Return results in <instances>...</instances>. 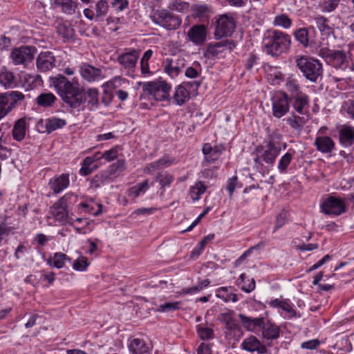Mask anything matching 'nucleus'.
<instances>
[{
    "instance_id": "4468645a",
    "label": "nucleus",
    "mask_w": 354,
    "mask_h": 354,
    "mask_svg": "<svg viewBox=\"0 0 354 354\" xmlns=\"http://www.w3.org/2000/svg\"><path fill=\"white\" fill-rule=\"evenodd\" d=\"M50 213L57 221L64 225L68 222V214L65 201H57L50 208Z\"/></svg>"
},
{
    "instance_id": "9d476101",
    "label": "nucleus",
    "mask_w": 354,
    "mask_h": 354,
    "mask_svg": "<svg viewBox=\"0 0 354 354\" xmlns=\"http://www.w3.org/2000/svg\"><path fill=\"white\" fill-rule=\"evenodd\" d=\"M320 207L323 213L333 216L340 215L346 210L344 201H324Z\"/></svg>"
},
{
    "instance_id": "0eeeda50",
    "label": "nucleus",
    "mask_w": 354,
    "mask_h": 354,
    "mask_svg": "<svg viewBox=\"0 0 354 354\" xmlns=\"http://www.w3.org/2000/svg\"><path fill=\"white\" fill-rule=\"evenodd\" d=\"M235 28L234 19L227 15L220 16L216 21V27L214 32L216 38H221L230 35Z\"/></svg>"
},
{
    "instance_id": "473e14b6",
    "label": "nucleus",
    "mask_w": 354,
    "mask_h": 354,
    "mask_svg": "<svg viewBox=\"0 0 354 354\" xmlns=\"http://www.w3.org/2000/svg\"><path fill=\"white\" fill-rule=\"evenodd\" d=\"M69 185L68 175L62 174L61 176L55 178L51 181V188L54 192L59 193Z\"/></svg>"
},
{
    "instance_id": "2f4dec72",
    "label": "nucleus",
    "mask_w": 354,
    "mask_h": 354,
    "mask_svg": "<svg viewBox=\"0 0 354 354\" xmlns=\"http://www.w3.org/2000/svg\"><path fill=\"white\" fill-rule=\"evenodd\" d=\"M327 19L324 17H318L315 18V23L317 28L320 31L322 35L324 37L323 39L327 38L331 35H333V28L328 24Z\"/></svg>"
},
{
    "instance_id": "c03bdc74",
    "label": "nucleus",
    "mask_w": 354,
    "mask_h": 354,
    "mask_svg": "<svg viewBox=\"0 0 354 354\" xmlns=\"http://www.w3.org/2000/svg\"><path fill=\"white\" fill-rule=\"evenodd\" d=\"M99 158L100 157H97V154H95L94 158L86 157L83 161L82 166L80 169V173L84 176H87L91 174L93 171V169L90 168L89 167L93 163L95 160Z\"/></svg>"
},
{
    "instance_id": "4d7b16f0",
    "label": "nucleus",
    "mask_w": 354,
    "mask_h": 354,
    "mask_svg": "<svg viewBox=\"0 0 354 354\" xmlns=\"http://www.w3.org/2000/svg\"><path fill=\"white\" fill-rule=\"evenodd\" d=\"M288 221V212L283 210L277 217L275 226L273 232H276L279 228L283 226Z\"/></svg>"
},
{
    "instance_id": "e433bc0d",
    "label": "nucleus",
    "mask_w": 354,
    "mask_h": 354,
    "mask_svg": "<svg viewBox=\"0 0 354 354\" xmlns=\"http://www.w3.org/2000/svg\"><path fill=\"white\" fill-rule=\"evenodd\" d=\"M189 99V93L183 86H178L174 95V100L176 104L181 106Z\"/></svg>"
},
{
    "instance_id": "37998d69",
    "label": "nucleus",
    "mask_w": 354,
    "mask_h": 354,
    "mask_svg": "<svg viewBox=\"0 0 354 354\" xmlns=\"http://www.w3.org/2000/svg\"><path fill=\"white\" fill-rule=\"evenodd\" d=\"M12 105H8V97L6 95H0V120L11 111Z\"/></svg>"
},
{
    "instance_id": "b1692460",
    "label": "nucleus",
    "mask_w": 354,
    "mask_h": 354,
    "mask_svg": "<svg viewBox=\"0 0 354 354\" xmlns=\"http://www.w3.org/2000/svg\"><path fill=\"white\" fill-rule=\"evenodd\" d=\"M138 58V53L137 50H133L120 55L118 57V61L125 68H132L135 67Z\"/></svg>"
},
{
    "instance_id": "680f3d73",
    "label": "nucleus",
    "mask_w": 354,
    "mask_h": 354,
    "mask_svg": "<svg viewBox=\"0 0 354 354\" xmlns=\"http://www.w3.org/2000/svg\"><path fill=\"white\" fill-rule=\"evenodd\" d=\"M263 245V242H260L258 244L250 247L249 249H248L246 251H245L241 256L236 261V263L241 262V261L246 259L248 257H249L253 250H259L262 246Z\"/></svg>"
},
{
    "instance_id": "f3484780",
    "label": "nucleus",
    "mask_w": 354,
    "mask_h": 354,
    "mask_svg": "<svg viewBox=\"0 0 354 354\" xmlns=\"http://www.w3.org/2000/svg\"><path fill=\"white\" fill-rule=\"evenodd\" d=\"M80 73L82 78L88 82L96 81L102 77L100 68L85 63L80 66Z\"/></svg>"
},
{
    "instance_id": "39448f33",
    "label": "nucleus",
    "mask_w": 354,
    "mask_h": 354,
    "mask_svg": "<svg viewBox=\"0 0 354 354\" xmlns=\"http://www.w3.org/2000/svg\"><path fill=\"white\" fill-rule=\"evenodd\" d=\"M144 90L156 100H164L169 98L171 86L164 80H156L145 84Z\"/></svg>"
},
{
    "instance_id": "6ab92c4d",
    "label": "nucleus",
    "mask_w": 354,
    "mask_h": 354,
    "mask_svg": "<svg viewBox=\"0 0 354 354\" xmlns=\"http://www.w3.org/2000/svg\"><path fill=\"white\" fill-rule=\"evenodd\" d=\"M239 317L243 326L247 330L252 332H257L259 330H261V328L264 324L263 317L252 318L245 316L243 314H239Z\"/></svg>"
},
{
    "instance_id": "79ce46f5",
    "label": "nucleus",
    "mask_w": 354,
    "mask_h": 354,
    "mask_svg": "<svg viewBox=\"0 0 354 354\" xmlns=\"http://www.w3.org/2000/svg\"><path fill=\"white\" fill-rule=\"evenodd\" d=\"M149 188L148 180L138 184L137 185L131 187L129 190V197L136 198L140 196V193H144Z\"/></svg>"
},
{
    "instance_id": "3c124183",
    "label": "nucleus",
    "mask_w": 354,
    "mask_h": 354,
    "mask_svg": "<svg viewBox=\"0 0 354 354\" xmlns=\"http://www.w3.org/2000/svg\"><path fill=\"white\" fill-rule=\"evenodd\" d=\"M291 19L284 14L277 16L274 20V24L277 26H281L284 28H288L291 26Z\"/></svg>"
},
{
    "instance_id": "5701e85b",
    "label": "nucleus",
    "mask_w": 354,
    "mask_h": 354,
    "mask_svg": "<svg viewBox=\"0 0 354 354\" xmlns=\"http://www.w3.org/2000/svg\"><path fill=\"white\" fill-rule=\"evenodd\" d=\"M315 145L317 149L322 153H330L334 147L333 140L328 136H317L315 140Z\"/></svg>"
},
{
    "instance_id": "9b49d317",
    "label": "nucleus",
    "mask_w": 354,
    "mask_h": 354,
    "mask_svg": "<svg viewBox=\"0 0 354 354\" xmlns=\"http://www.w3.org/2000/svg\"><path fill=\"white\" fill-rule=\"evenodd\" d=\"M235 46L232 41L225 40L216 44H210L208 45L205 51V57L211 59L218 56L220 53H223L225 49L232 50Z\"/></svg>"
},
{
    "instance_id": "338daca9",
    "label": "nucleus",
    "mask_w": 354,
    "mask_h": 354,
    "mask_svg": "<svg viewBox=\"0 0 354 354\" xmlns=\"http://www.w3.org/2000/svg\"><path fill=\"white\" fill-rule=\"evenodd\" d=\"M172 176L169 174H159L157 176V180H159L161 187L163 188L167 185H169L172 181Z\"/></svg>"
},
{
    "instance_id": "7ed1b4c3",
    "label": "nucleus",
    "mask_w": 354,
    "mask_h": 354,
    "mask_svg": "<svg viewBox=\"0 0 354 354\" xmlns=\"http://www.w3.org/2000/svg\"><path fill=\"white\" fill-rule=\"evenodd\" d=\"M319 55L335 68L345 69L348 66V57L344 50H333L328 48H322L319 51Z\"/></svg>"
},
{
    "instance_id": "bf43d9fd",
    "label": "nucleus",
    "mask_w": 354,
    "mask_h": 354,
    "mask_svg": "<svg viewBox=\"0 0 354 354\" xmlns=\"http://www.w3.org/2000/svg\"><path fill=\"white\" fill-rule=\"evenodd\" d=\"M292 160V155L290 153H286L280 160L279 162V169L281 171H284L290 163Z\"/></svg>"
},
{
    "instance_id": "864d4df0",
    "label": "nucleus",
    "mask_w": 354,
    "mask_h": 354,
    "mask_svg": "<svg viewBox=\"0 0 354 354\" xmlns=\"http://www.w3.org/2000/svg\"><path fill=\"white\" fill-rule=\"evenodd\" d=\"M296 39L305 47L308 45V32L306 28H300L295 32Z\"/></svg>"
},
{
    "instance_id": "412c9836",
    "label": "nucleus",
    "mask_w": 354,
    "mask_h": 354,
    "mask_svg": "<svg viewBox=\"0 0 354 354\" xmlns=\"http://www.w3.org/2000/svg\"><path fill=\"white\" fill-rule=\"evenodd\" d=\"M55 59L50 52L41 53L37 59L39 69L46 71L55 66Z\"/></svg>"
},
{
    "instance_id": "603ef678",
    "label": "nucleus",
    "mask_w": 354,
    "mask_h": 354,
    "mask_svg": "<svg viewBox=\"0 0 354 354\" xmlns=\"http://www.w3.org/2000/svg\"><path fill=\"white\" fill-rule=\"evenodd\" d=\"M307 96H298L295 97L293 106L297 113H303L304 109L307 105Z\"/></svg>"
},
{
    "instance_id": "69168bd1",
    "label": "nucleus",
    "mask_w": 354,
    "mask_h": 354,
    "mask_svg": "<svg viewBox=\"0 0 354 354\" xmlns=\"http://www.w3.org/2000/svg\"><path fill=\"white\" fill-rule=\"evenodd\" d=\"M197 354H212V344L209 343H201L197 348Z\"/></svg>"
},
{
    "instance_id": "a18cd8bd",
    "label": "nucleus",
    "mask_w": 354,
    "mask_h": 354,
    "mask_svg": "<svg viewBox=\"0 0 354 354\" xmlns=\"http://www.w3.org/2000/svg\"><path fill=\"white\" fill-rule=\"evenodd\" d=\"M89 263L87 258L80 256L73 263V268L77 271H85L88 266Z\"/></svg>"
},
{
    "instance_id": "774afa93",
    "label": "nucleus",
    "mask_w": 354,
    "mask_h": 354,
    "mask_svg": "<svg viewBox=\"0 0 354 354\" xmlns=\"http://www.w3.org/2000/svg\"><path fill=\"white\" fill-rule=\"evenodd\" d=\"M112 6L118 11H122L127 8L129 1L127 0H113Z\"/></svg>"
},
{
    "instance_id": "6e6552de",
    "label": "nucleus",
    "mask_w": 354,
    "mask_h": 354,
    "mask_svg": "<svg viewBox=\"0 0 354 354\" xmlns=\"http://www.w3.org/2000/svg\"><path fill=\"white\" fill-rule=\"evenodd\" d=\"M10 57L15 64L26 65L33 59L34 55L30 47L21 46L14 48L11 52Z\"/></svg>"
},
{
    "instance_id": "393cba45",
    "label": "nucleus",
    "mask_w": 354,
    "mask_h": 354,
    "mask_svg": "<svg viewBox=\"0 0 354 354\" xmlns=\"http://www.w3.org/2000/svg\"><path fill=\"white\" fill-rule=\"evenodd\" d=\"M52 5L63 12L72 15L75 12L77 3L74 0H50Z\"/></svg>"
},
{
    "instance_id": "a878e982",
    "label": "nucleus",
    "mask_w": 354,
    "mask_h": 354,
    "mask_svg": "<svg viewBox=\"0 0 354 354\" xmlns=\"http://www.w3.org/2000/svg\"><path fill=\"white\" fill-rule=\"evenodd\" d=\"M19 228V223L12 224L7 221V219L0 216V245L2 243L3 240L10 234L12 233L13 231Z\"/></svg>"
},
{
    "instance_id": "20e7f679",
    "label": "nucleus",
    "mask_w": 354,
    "mask_h": 354,
    "mask_svg": "<svg viewBox=\"0 0 354 354\" xmlns=\"http://www.w3.org/2000/svg\"><path fill=\"white\" fill-rule=\"evenodd\" d=\"M152 20L167 30H176L181 24L180 18L167 10H157L152 17Z\"/></svg>"
},
{
    "instance_id": "7c9ffc66",
    "label": "nucleus",
    "mask_w": 354,
    "mask_h": 354,
    "mask_svg": "<svg viewBox=\"0 0 354 354\" xmlns=\"http://www.w3.org/2000/svg\"><path fill=\"white\" fill-rule=\"evenodd\" d=\"M221 151L218 147H212L209 144H205L203 147V152L208 162H214L218 159Z\"/></svg>"
},
{
    "instance_id": "f8f14e48",
    "label": "nucleus",
    "mask_w": 354,
    "mask_h": 354,
    "mask_svg": "<svg viewBox=\"0 0 354 354\" xmlns=\"http://www.w3.org/2000/svg\"><path fill=\"white\" fill-rule=\"evenodd\" d=\"M62 100L71 108H77L83 102H86L84 90L80 85L71 93L62 99Z\"/></svg>"
},
{
    "instance_id": "dca6fc26",
    "label": "nucleus",
    "mask_w": 354,
    "mask_h": 354,
    "mask_svg": "<svg viewBox=\"0 0 354 354\" xmlns=\"http://www.w3.org/2000/svg\"><path fill=\"white\" fill-rule=\"evenodd\" d=\"M273 115L277 118L284 115L289 110L288 96L285 93L278 95L272 104Z\"/></svg>"
},
{
    "instance_id": "72a5a7b5",
    "label": "nucleus",
    "mask_w": 354,
    "mask_h": 354,
    "mask_svg": "<svg viewBox=\"0 0 354 354\" xmlns=\"http://www.w3.org/2000/svg\"><path fill=\"white\" fill-rule=\"evenodd\" d=\"M279 151L280 149L279 147L270 143L268 145V149H266L261 155L263 160L267 163L272 164Z\"/></svg>"
},
{
    "instance_id": "0e129e2a",
    "label": "nucleus",
    "mask_w": 354,
    "mask_h": 354,
    "mask_svg": "<svg viewBox=\"0 0 354 354\" xmlns=\"http://www.w3.org/2000/svg\"><path fill=\"white\" fill-rule=\"evenodd\" d=\"M170 8L178 12H184L185 10H188L189 5L187 3L184 1H175L173 2Z\"/></svg>"
},
{
    "instance_id": "09e8293b",
    "label": "nucleus",
    "mask_w": 354,
    "mask_h": 354,
    "mask_svg": "<svg viewBox=\"0 0 354 354\" xmlns=\"http://www.w3.org/2000/svg\"><path fill=\"white\" fill-rule=\"evenodd\" d=\"M281 309L286 313V315H283L285 319H289L296 316V311L288 299H284V302Z\"/></svg>"
},
{
    "instance_id": "ddd939ff",
    "label": "nucleus",
    "mask_w": 354,
    "mask_h": 354,
    "mask_svg": "<svg viewBox=\"0 0 354 354\" xmlns=\"http://www.w3.org/2000/svg\"><path fill=\"white\" fill-rule=\"evenodd\" d=\"M189 39L197 46L202 45L206 40L207 28L205 25H194L187 31Z\"/></svg>"
},
{
    "instance_id": "423d86ee",
    "label": "nucleus",
    "mask_w": 354,
    "mask_h": 354,
    "mask_svg": "<svg viewBox=\"0 0 354 354\" xmlns=\"http://www.w3.org/2000/svg\"><path fill=\"white\" fill-rule=\"evenodd\" d=\"M50 81L57 94L62 99L65 97L68 93H71L79 86L77 82H71L62 75H58L56 77H51Z\"/></svg>"
},
{
    "instance_id": "e2e57ef3",
    "label": "nucleus",
    "mask_w": 354,
    "mask_h": 354,
    "mask_svg": "<svg viewBox=\"0 0 354 354\" xmlns=\"http://www.w3.org/2000/svg\"><path fill=\"white\" fill-rule=\"evenodd\" d=\"M288 124L294 129H299L305 123L304 120L297 116H292L287 120Z\"/></svg>"
},
{
    "instance_id": "aec40b11",
    "label": "nucleus",
    "mask_w": 354,
    "mask_h": 354,
    "mask_svg": "<svg viewBox=\"0 0 354 354\" xmlns=\"http://www.w3.org/2000/svg\"><path fill=\"white\" fill-rule=\"evenodd\" d=\"M128 348L131 354H150L151 350L150 345L140 338L131 339Z\"/></svg>"
},
{
    "instance_id": "f257e3e1",
    "label": "nucleus",
    "mask_w": 354,
    "mask_h": 354,
    "mask_svg": "<svg viewBox=\"0 0 354 354\" xmlns=\"http://www.w3.org/2000/svg\"><path fill=\"white\" fill-rule=\"evenodd\" d=\"M265 51L272 56H278L286 52L290 44V37L278 30H269L263 38Z\"/></svg>"
},
{
    "instance_id": "a211bd4d",
    "label": "nucleus",
    "mask_w": 354,
    "mask_h": 354,
    "mask_svg": "<svg viewBox=\"0 0 354 354\" xmlns=\"http://www.w3.org/2000/svg\"><path fill=\"white\" fill-rule=\"evenodd\" d=\"M241 346L243 349L250 352L257 351L259 354H264L267 352L266 347L256 337L252 335L245 338L243 341Z\"/></svg>"
},
{
    "instance_id": "1a4fd4ad",
    "label": "nucleus",
    "mask_w": 354,
    "mask_h": 354,
    "mask_svg": "<svg viewBox=\"0 0 354 354\" xmlns=\"http://www.w3.org/2000/svg\"><path fill=\"white\" fill-rule=\"evenodd\" d=\"M109 10L108 1H98L94 7H91L84 10V16L90 20H99L105 17Z\"/></svg>"
},
{
    "instance_id": "4c0bfd02",
    "label": "nucleus",
    "mask_w": 354,
    "mask_h": 354,
    "mask_svg": "<svg viewBox=\"0 0 354 354\" xmlns=\"http://www.w3.org/2000/svg\"><path fill=\"white\" fill-rule=\"evenodd\" d=\"M196 332L198 337L203 340L213 339L214 336L213 329L205 324H201L197 325Z\"/></svg>"
},
{
    "instance_id": "c9c22d12",
    "label": "nucleus",
    "mask_w": 354,
    "mask_h": 354,
    "mask_svg": "<svg viewBox=\"0 0 354 354\" xmlns=\"http://www.w3.org/2000/svg\"><path fill=\"white\" fill-rule=\"evenodd\" d=\"M233 315L234 311L227 310L226 312L221 313L219 318L220 321L225 325V327L227 329L230 330L235 329L237 326Z\"/></svg>"
},
{
    "instance_id": "2eb2a0df",
    "label": "nucleus",
    "mask_w": 354,
    "mask_h": 354,
    "mask_svg": "<svg viewBox=\"0 0 354 354\" xmlns=\"http://www.w3.org/2000/svg\"><path fill=\"white\" fill-rule=\"evenodd\" d=\"M185 67V60L180 57L168 58L165 62V71L170 76H177Z\"/></svg>"
},
{
    "instance_id": "6e6d98bb",
    "label": "nucleus",
    "mask_w": 354,
    "mask_h": 354,
    "mask_svg": "<svg viewBox=\"0 0 354 354\" xmlns=\"http://www.w3.org/2000/svg\"><path fill=\"white\" fill-rule=\"evenodd\" d=\"M91 202H92L91 205L82 204L84 207L87 208V212L93 216H97L101 214L102 212V205L94 203V201H91Z\"/></svg>"
},
{
    "instance_id": "052dcab7",
    "label": "nucleus",
    "mask_w": 354,
    "mask_h": 354,
    "mask_svg": "<svg viewBox=\"0 0 354 354\" xmlns=\"http://www.w3.org/2000/svg\"><path fill=\"white\" fill-rule=\"evenodd\" d=\"M238 185V178L236 176H233L229 178L226 184V189L228 192L229 196L231 197L233 192Z\"/></svg>"
},
{
    "instance_id": "f03ea898",
    "label": "nucleus",
    "mask_w": 354,
    "mask_h": 354,
    "mask_svg": "<svg viewBox=\"0 0 354 354\" xmlns=\"http://www.w3.org/2000/svg\"><path fill=\"white\" fill-rule=\"evenodd\" d=\"M296 64L304 76L312 82H316L322 75V64L315 58L301 55L297 58Z\"/></svg>"
},
{
    "instance_id": "f704fd0d",
    "label": "nucleus",
    "mask_w": 354,
    "mask_h": 354,
    "mask_svg": "<svg viewBox=\"0 0 354 354\" xmlns=\"http://www.w3.org/2000/svg\"><path fill=\"white\" fill-rule=\"evenodd\" d=\"M238 285L242 284L241 289L247 293H250L255 289L256 283L253 278L246 280V275L242 273L239 278Z\"/></svg>"
},
{
    "instance_id": "c756f323",
    "label": "nucleus",
    "mask_w": 354,
    "mask_h": 354,
    "mask_svg": "<svg viewBox=\"0 0 354 354\" xmlns=\"http://www.w3.org/2000/svg\"><path fill=\"white\" fill-rule=\"evenodd\" d=\"M71 259L64 253L55 252L53 257L48 260L47 263L50 266H53L60 269L64 267L66 261H70Z\"/></svg>"
},
{
    "instance_id": "de8ad7c7",
    "label": "nucleus",
    "mask_w": 354,
    "mask_h": 354,
    "mask_svg": "<svg viewBox=\"0 0 354 354\" xmlns=\"http://www.w3.org/2000/svg\"><path fill=\"white\" fill-rule=\"evenodd\" d=\"M66 124V121L60 118H52L46 124V128L48 131H53L57 129L62 128Z\"/></svg>"
},
{
    "instance_id": "49530a36",
    "label": "nucleus",
    "mask_w": 354,
    "mask_h": 354,
    "mask_svg": "<svg viewBox=\"0 0 354 354\" xmlns=\"http://www.w3.org/2000/svg\"><path fill=\"white\" fill-rule=\"evenodd\" d=\"M205 190L206 186H205L201 182H198L191 188L190 195L192 199H198L201 197V195L203 194Z\"/></svg>"
},
{
    "instance_id": "58836bf2",
    "label": "nucleus",
    "mask_w": 354,
    "mask_h": 354,
    "mask_svg": "<svg viewBox=\"0 0 354 354\" xmlns=\"http://www.w3.org/2000/svg\"><path fill=\"white\" fill-rule=\"evenodd\" d=\"M86 101L91 109L97 107L99 104L98 95L99 92L96 88H89L84 91Z\"/></svg>"
},
{
    "instance_id": "13d9d810",
    "label": "nucleus",
    "mask_w": 354,
    "mask_h": 354,
    "mask_svg": "<svg viewBox=\"0 0 354 354\" xmlns=\"http://www.w3.org/2000/svg\"><path fill=\"white\" fill-rule=\"evenodd\" d=\"M342 111L346 112L351 118L354 120V100L346 101L342 105Z\"/></svg>"
},
{
    "instance_id": "4be33fe9",
    "label": "nucleus",
    "mask_w": 354,
    "mask_h": 354,
    "mask_svg": "<svg viewBox=\"0 0 354 354\" xmlns=\"http://www.w3.org/2000/svg\"><path fill=\"white\" fill-rule=\"evenodd\" d=\"M280 328L276 324L268 322L263 324L261 328V335L266 340H274L279 338Z\"/></svg>"
},
{
    "instance_id": "5fc2aeb1",
    "label": "nucleus",
    "mask_w": 354,
    "mask_h": 354,
    "mask_svg": "<svg viewBox=\"0 0 354 354\" xmlns=\"http://www.w3.org/2000/svg\"><path fill=\"white\" fill-rule=\"evenodd\" d=\"M180 304L179 301L167 302L160 305L157 310L160 313L174 311L180 308Z\"/></svg>"
},
{
    "instance_id": "8fccbe9b",
    "label": "nucleus",
    "mask_w": 354,
    "mask_h": 354,
    "mask_svg": "<svg viewBox=\"0 0 354 354\" xmlns=\"http://www.w3.org/2000/svg\"><path fill=\"white\" fill-rule=\"evenodd\" d=\"M14 75L9 71L0 73V83L5 87H10L14 84Z\"/></svg>"
},
{
    "instance_id": "bb28decb",
    "label": "nucleus",
    "mask_w": 354,
    "mask_h": 354,
    "mask_svg": "<svg viewBox=\"0 0 354 354\" xmlns=\"http://www.w3.org/2000/svg\"><path fill=\"white\" fill-rule=\"evenodd\" d=\"M339 140L344 145H351L354 142V127L342 126L339 131Z\"/></svg>"
},
{
    "instance_id": "cd10ccee",
    "label": "nucleus",
    "mask_w": 354,
    "mask_h": 354,
    "mask_svg": "<svg viewBox=\"0 0 354 354\" xmlns=\"http://www.w3.org/2000/svg\"><path fill=\"white\" fill-rule=\"evenodd\" d=\"M232 288V287H220L216 289V296L225 302L232 301L235 303L239 300V298L237 295L230 291Z\"/></svg>"
},
{
    "instance_id": "ea45409f",
    "label": "nucleus",
    "mask_w": 354,
    "mask_h": 354,
    "mask_svg": "<svg viewBox=\"0 0 354 354\" xmlns=\"http://www.w3.org/2000/svg\"><path fill=\"white\" fill-rule=\"evenodd\" d=\"M56 100V97L51 93H41L37 98V102L39 106L47 107L53 104Z\"/></svg>"
},
{
    "instance_id": "a19ab883",
    "label": "nucleus",
    "mask_w": 354,
    "mask_h": 354,
    "mask_svg": "<svg viewBox=\"0 0 354 354\" xmlns=\"http://www.w3.org/2000/svg\"><path fill=\"white\" fill-rule=\"evenodd\" d=\"M57 32L64 38L70 39L75 35V30L68 23H63L59 24L57 28Z\"/></svg>"
},
{
    "instance_id": "c85d7f7f",
    "label": "nucleus",
    "mask_w": 354,
    "mask_h": 354,
    "mask_svg": "<svg viewBox=\"0 0 354 354\" xmlns=\"http://www.w3.org/2000/svg\"><path fill=\"white\" fill-rule=\"evenodd\" d=\"M26 122L25 118H20L15 122L12 129V136L15 140L21 141L26 135Z\"/></svg>"
}]
</instances>
